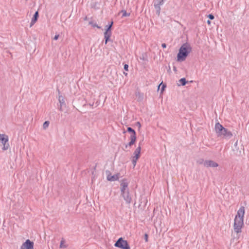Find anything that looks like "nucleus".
I'll return each instance as SVG.
<instances>
[{
  "instance_id": "obj_1",
  "label": "nucleus",
  "mask_w": 249,
  "mask_h": 249,
  "mask_svg": "<svg viewBox=\"0 0 249 249\" xmlns=\"http://www.w3.org/2000/svg\"><path fill=\"white\" fill-rule=\"evenodd\" d=\"M245 214V208L241 207L235 216L234 222V230L236 233H240L244 226V217Z\"/></svg>"
},
{
  "instance_id": "obj_2",
  "label": "nucleus",
  "mask_w": 249,
  "mask_h": 249,
  "mask_svg": "<svg viewBox=\"0 0 249 249\" xmlns=\"http://www.w3.org/2000/svg\"><path fill=\"white\" fill-rule=\"evenodd\" d=\"M215 130L217 136L224 139H230L232 136V133L224 128L219 123H216Z\"/></svg>"
},
{
  "instance_id": "obj_3",
  "label": "nucleus",
  "mask_w": 249,
  "mask_h": 249,
  "mask_svg": "<svg viewBox=\"0 0 249 249\" xmlns=\"http://www.w3.org/2000/svg\"><path fill=\"white\" fill-rule=\"evenodd\" d=\"M191 47L188 43L183 44L179 49L177 55L178 61H183L185 60L186 57L191 51Z\"/></svg>"
},
{
  "instance_id": "obj_4",
  "label": "nucleus",
  "mask_w": 249,
  "mask_h": 249,
  "mask_svg": "<svg viewBox=\"0 0 249 249\" xmlns=\"http://www.w3.org/2000/svg\"><path fill=\"white\" fill-rule=\"evenodd\" d=\"M8 137L5 134H0V146H3L2 149L5 151L9 147Z\"/></svg>"
},
{
  "instance_id": "obj_5",
  "label": "nucleus",
  "mask_w": 249,
  "mask_h": 249,
  "mask_svg": "<svg viewBox=\"0 0 249 249\" xmlns=\"http://www.w3.org/2000/svg\"><path fill=\"white\" fill-rule=\"evenodd\" d=\"M114 246L116 247L122 249H130V247L126 240H124L122 237L120 238L115 243Z\"/></svg>"
},
{
  "instance_id": "obj_6",
  "label": "nucleus",
  "mask_w": 249,
  "mask_h": 249,
  "mask_svg": "<svg viewBox=\"0 0 249 249\" xmlns=\"http://www.w3.org/2000/svg\"><path fill=\"white\" fill-rule=\"evenodd\" d=\"M141 147L139 145L135 150L134 152V156L132 157V162L134 167L136 166L137 160L140 158L141 156Z\"/></svg>"
},
{
  "instance_id": "obj_7",
  "label": "nucleus",
  "mask_w": 249,
  "mask_h": 249,
  "mask_svg": "<svg viewBox=\"0 0 249 249\" xmlns=\"http://www.w3.org/2000/svg\"><path fill=\"white\" fill-rule=\"evenodd\" d=\"M20 249H34V243L27 239L22 244Z\"/></svg>"
},
{
  "instance_id": "obj_8",
  "label": "nucleus",
  "mask_w": 249,
  "mask_h": 249,
  "mask_svg": "<svg viewBox=\"0 0 249 249\" xmlns=\"http://www.w3.org/2000/svg\"><path fill=\"white\" fill-rule=\"evenodd\" d=\"M204 166L206 167H217L218 164L212 160H206L203 162Z\"/></svg>"
},
{
  "instance_id": "obj_9",
  "label": "nucleus",
  "mask_w": 249,
  "mask_h": 249,
  "mask_svg": "<svg viewBox=\"0 0 249 249\" xmlns=\"http://www.w3.org/2000/svg\"><path fill=\"white\" fill-rule=\"evenodd\" d=\"M121 195L127 203L129 204L131 203L132 198L130 196L128 190H127V191L122 192Z\"/></svg>"
},
{
  "instance_id": "obj_10",
  "label": "nucleus",
  "mask_w": 249,
  "mask_h": 249,
  "mask_svg": "<svg viewBox=\"0 0 249 249\" xmlns=\"http://www.w3.org/2000/svg\"><path fill=\"white\" fill-rule=\"evenodd\" d=\"M128 183L129 182L126 179H123L121 181L120 189L121 192L127 191V190H128Z\"/></svg>"
},
{
  "instance_id": "obj_11",
  "label": "nucleus",
  "mask_w": 249,
  "mask_h": 249,
  "mask_svg": "<svg viewBox=\"0 0 249 249\" xmlns=\"http://www.w3.org/2000/svg\"><path fill=\"white\" fill-rule=\"evenodd\" d=\"M107 179L108 181H115L119 179L120 174H117L116 175H112L109 171H107Z\"/></svg>"
},
{
  "instance_id": "obj_12",
  "label": "nucleus",
  "mask_w": 249,
  "mask_h": 249,
  "mask_svg": "<svg viewBox=\"0 0 249 249\" xmlns=\"http://www.w3.org/2000/svg\"><path fill=\"white\" fill-rule=\"evenodd\" d=\"M111 35V31H107L106 30V31L104 33V37L105 39V43L106 44H107V42L109 41V39Z\"/></svg>"
},
{
  "instance_id": "obj_13",
  "label": "nucleus",
  "mask_w": 249,
  "mask_h": 249,
  "mask_svg": "<svg viewBox=\"0 0 249 249\" xmlns=\"http://www.w3.org/2000/svg\"><path fill=\"white\" fill-rule=\"evenodd\" d=\"M38 18V12L36 11L34 15L30 24V27L32 26L37 21Z\"/></svg>"
},
{
  "instance_id": "obj_14",
  "label": "nucleus",
  "mask_w": 249,
  "mask_h": 249,
  "mask_svg": "<svg viewBox=\"0 0 249 249\" xmlns=\"http://www.w3.org/2000/svg\"><path fill=\"white\" fill-rule=\"evenodd\" d=\"M129 139L130 140V141L128 143V145L129 146H131L136 142V136H134V135L133 136H130Z\"/></svg>"
},
{
  "instance_id": "obj_15",
  "label": "nucleus",
  "mask_w": 249,
  "mask_h": 249,
  "mask_svg": "<svg viewBox=\"0 0 249 249\" xmlns=\"http://www.w3.org/2000/svg\"><path fill=\"white\" fill-rule=\"evenodd\" d=\"M68 244H67V242L66 240L64 238L61 239L60 244V248L64 249L68 247Z\"/></svg>"
},
{
  "instance_id": "obj_16",
  "label": "nucleus",
  "mask_w": 249,
  "mask_h": 249,
  "mask_svg": "<svg viewBox=\"0 0 249 249\" xmlns=\"http://www.w3.org/2000/svg\"><path fill=\"white\" fill-rule=\"evenodd\" d=\"M127 130L128 132L131 133L130 136H133V135L134 136H136V133L135 131L131 127H127Z\"/></svg>"
},
{
  "instance_id": "obj_17",
  "label": "nucleus",
  "mask_w": 249,
  "mask_h": 249,
  "mask_svg": "<svg viewBox=\"0 0 249 249\" xmlns=\"http://www.w3.org/2000/svg\"><path fill=\"white\" fill-rule=\"evenodd\" d=\"M154 6L156 10L157 14L158 15H159L160 14V5H158V4H156V3H154Z\"/></svg>"
},
{
  "instance_id": "obj_18",
  "label": "nucleus",
  "mask_w": 249,
  "mask_h": 249,
  "mask_svg": "<svg viewBox=\"0 0 249 249\" xmlns=\"http://www.w3.org/2000/svg\"><path fill=\"white\" fill-rule=\"evenodd\" d=\"M89 24L91 25L92 26L94 27H97L98 29L100 28V27L98 26V25L96 24V23L94 22L93 21H91L89 22Z\"/></svg>"
},
{
  "instance_id": "obj_19",
  "label": "nucleus",
  "mask_w": 249,
  "mask_h": 249,
  "mask_svg": "<svg viewBox=\"0 0 249 249\" xmlns=\"http://www.w3.org/2000/svg\"><path fill=\"white\" fill-rule=\"evenodd\" d=\"M59 101L60 102V103L61 104V105H60V107H59V110L62 111V105L64 104L65 103V101L63 99H61V97L59 96Z\"/></svg>"
},
{
  "instance_id": "obj_20",
  "label": "nucleus",
  "mask_w": 249,
  "mask_h": 249,
  "mask_svg": "<svg viewBox=\"0 0 249 249\" xmlns=\"http://www.w3.org/2000/svg\"><path fill=\"white\" fill-rule=\"evenodd\" d=\"M164 0H155L154 3H156L158 5H162L163 4Z\"/></svg>"
},
{
  "instance_id": "obj_21",
  "label": "nucleus",
  "mask_w": 249,
  "mask_h": 249,
  "mask_svg": "<svg viewBox=\"0 0 249 249\" xmlns=\"http://www.w3.org/2000/svg\"><path fill=\"white\" fill-rule=\"evenodd\" d=\"M179 82L182 86H184L186 84V81L184 78H181L179 80Z\"/></svg>"
},
{
  "instance_id": "obj_22",
  "label": "nucleus",
  "mask_w": 249,
  "mask_h": 249,
  "mask_svg": "<svg viewBox=\"0 0 249 249\" xmlns=\"http://www.w3.org/2000/svg\"><path fill=\"white\" fill-rule=\"evenodd\" d=\"M49 124H50V123L49 121H45L43 125V128L46 129L47 128H48L49 126Z\"/></svg>"
},
{
  "instance_id": "obj_23",
  "label": "nucleus",
  "mask_w": 249,
  "mask_h": 249,
  "mask_svg": "<svg viewBox=\"0 0 249 249\" xmlns=\"http://www.w3.org/2000/svg\"><path fill=\"white\" fill-rule=\"evenodd\" d=\"M123 17H128L130 15V14L127 13L125 11H122Z\"/></svg>"
},
{
  "instance_id": "obj_24",
  "label": "nucleus",
  "mask_w": 249,
  "mask_h": 249,
  "mask_svg": "<svg viewBox=\"0 0 249 249\" xmlns=\"http://www.w3.org/2000/svg\"><path fill=\"white\" fill-rule=\"evenodd\" d=\"M112 25H113V22L112 21L110 23V24L107 27V29L106 30H107V31H111V27L112 26Z\"/></svg>"
},
{
  "instance_id": "obj_25",
  "label": "nucleus",
  "mask_w": 249,
  "mask_h": 249,
  "mask_svg": "<svg viewBox=\"0 0 249 249\" xmlns=\"http://www.w3.org/2000/svg\"><path fill=\"white\" fill-rule=\"evenodd\" d=\"M208 17L210 19H214V16L212 14H209L208 16Z\"/></svg>"
},
{
  "instance_id": "obj_26",
  "label": "nucleus",
  "mask_w": 249,
  "mask_h": 249,
  "mask_svg": "<svg viewBox=\"0 0 249 249\" xmlns=\"http://www.w3.org/2000/svg\"><path fill=\"white\" fill-rule=\"evenodd\" d=\"M124 69L126 71H128V65L127 64H125L124 65Z\"/></svg>"
},
{
  "instance_id": "obj_27",
  "label": "nucleus",
  "mask_w": 249,
  "mask_h": 249,
  "mask_svg": "<svg viewBox=\"0 0 249 249\" xmlns=\"http://www.w3.org/2000/svg\"><path fill=\"white\" fill-rule=\"evenodd\" d=\"M148 235L147 234H145L144 239H145V242H146L148 241Z\"/></svg>"
},
{
  "instance_id": "obj_28",
  "label": "nucleus",
  "mask_w": 249,
  "mask_h": 249,
  "mask_svg": "<svg viewBox=\"0 0 249 249\" xmlns=\"http://www.w3.org/2000/svg\"><path fill=\"white\" fill-rule=\"evenodd\" d=\"M59 35H55V36H54V37H53V39H54V40H57V39H58V37H59Z\"/></svg>"
},
{
  "instance_id": "obj_29",
  "label": "nucleus",
  "mask_w": 249,
  "mask_h": 249,
  "mask_svg": "<svg viewBox=\"0 0 249 249\" xmlns=\"http://www.w3.org/2000/svg\"><path fill=\"white\" fill-rule=\"evenodd\" d=\"M162 48H165L166 47V45L165 43H162L161 45Z\"/></svg>"
},
{
  "instance_id": "obj_30",
  "label": "nucleus",
  "mask_w": 249,
  "mask_h": 249,
  "mask_svg": "<svg viewBox=\"0 0 249 249\" xmlns=\"http://www.w3.org/2000/svg\"><path fill=\"white\" fill-rule=\"evenodd\" d=\"M128 146H129V145H128V144L125 145V148L124 149V150H127Z\"/></svg>"
},
{
  "instance_id": "obj_31",
  "label": "nucleus",
  "mask_w": 249,
  "mask_h": 249,
  "mask_svg": "<svg viewBox=\"0 0 249 249\" xmlns=\"http://www.w3.org/2000/svg\"><path fill=\"white\" fill-rule=\"evenodd\" d=\"M165 88V86L164 85H163L162 88H161V90L163 91Z\"/></svg>"
},
{
  "instance_id": "obj_32",
  "label": "nucleus",
  "mask_w": 249,
  "mask_h": 249,
  "mask_svg": "<svg viewBox=\"0 0 249 249\" xmlns=\"http://www.w3.org/2000/svg\"><path fill=\"white\" fill-rule=\"evenodd\" d=\"M211 21H210V20H208L207 21V23H208V24L210 25V24H211Z\"/></svg>"
},
{
  "instance_id": "obj_33",
  "label": "nucleus",
  "mask_w": 249,
  "mask_h": 249,
  "mask_svg": "<svg viewBox=\"0 0 249 249\" xmlns=\"http://www.w3.org/2000/svg\"><path fill=\"white\" fill-rule=\"evenodd\" d=\"M142 145V142H141L139 143V146L140 145L141 146Z\"/></svg>"
},
{
  "instance_id": "obj_34",
  "label": "nucleus",
  "mask_w": 249,
  "mask_h": 249,
  "mask_svg": "<svg viewBox=\"0 0 249 249\" xmlns=\"http://www.w3.org/2000/svg\"><path fill=\"white\" fill-rule=\"evenodd\" d=\"M124 74L126 76L127 75V73L125 72H124Z\"/></svg>"
},
{
  "instance_id": "obj_35",
  "label": "nucleus",
  "mask_w": 249,
  "mask_h": 249,
  "mask_svg": "<svg viewBox=\"0 0 249 249\" xmlns=\"http://www.w3.org/2000/svg\"><path fill=\"white\" fill-rule=\"evenodd\" d=\"M137 124H138V125H139L140 126H141L140 123L138 122Z\"/></svg>"
},
{
  "instance_id": "obj_36",
  "label": "nucleus",
  "mask_w": 249,
  "mask_h": 249,
  "mask_svg": "<svg viewBox=\"0 0 249 249\" xmlns=\"http://www.w3.org/2000/svg\"><path fill=\"white\" fill-rule=\"evenodd\" d=\"M137 124H138V125H139L140 126H141L140 123L138 122Z\"/></svg>"
}]
</instances>
